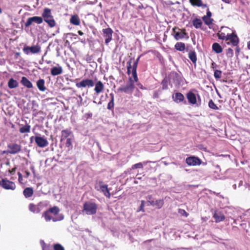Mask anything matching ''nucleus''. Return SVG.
Masks as SVG:
<instances>
[{"instance_id":"1","label":"nucleus","mask_w":250,"mask_h":250,"mask_svg":"<svg viewBox=\"0 0 250 250\" xmlns=\"http://www.w3.org/2000/svg\"><path fill=\"white\" fill-rule=\"evenodd\" d=\"M231 29L226 26L221 27L220 30L217 34V36L220 40L229 41L233 46H237L239 43V39L234 32L230 33Z\"/></svg>"},{"instance_id":"2","label":"nucleus","mask_w":250,"mask_h":250,"mask_svg":"<svg viewBox=\"0 0 250 250\" xmlns=\"http://www.w3.org/2000/svg\"><path fill=\"white\" fill-rule=\"evenodd\" d=\"M41 17L42 18L43 21L46 22L50 27L52 28L56 25V21L52 14L50 9L45 8L42 14Z\"/></svg>"},{"instance_id":"3","label":"nucleus","mask_w":250,"mask_h":250,"mask_svg":"<svg viewBox=\"0 0 250 250\" xmlns=\"http://www.w3.org/2000/svg\"><path fill=\"white\" fill-rule=\"evenodd\" d=\"M98 209L97 205L91 202H85L83 206V211L85 212L87 215H93L96 214Z\"/></svg>"},{"instance_id":"4","label":"nucleus","mask_w":250,"mask_h":250,"mask_svg":"<svg viewBox=\"0 0 250 250\" xmlns=\"http://www.w3.org/2000/svg\"><path fill=\"white\" fill-rule=\"evenodd\" d=\"M107 185L104 184L102 181H96L95 184V188L98 191H101L104 194V195L108 198L110 197V193L107 188Z\"/></svg>"},{"instance_id":"5","label":"nucleus","mask_w":250,"mask_h":250,"mask_svg":"<svg viewBox=\"0 0 250 250\" xmlns=\"http://www.w3.org/2000/svg\"><path fill=\"white\" fill-rule=\"evenodd\" d=\"M134 88V82L131 78H129L128 83L125 85H123L118 88V91L125 93L131 94Z\"/></svg>"},{"instance_id":"6","label":"nucleus","mask_w":250,"mask_h":250,"mask_svg":"<svg viewBox=\"0 0 250 250\" xmlns=\"http://www.w3.org/2000/svg\"><path fill=\"white\" fill-rule=\"evenodd\" d=\"M0 187L8 190H14L16 188V185L14 183L6 179H2L1 180H0Z\"/></svg>"},{"instance_id":"7","label":"nucleus","mask_w":250,"mask_h":250,"mask_svg":"<svg viewBox=\"0 0 250 250\" xmlns=\"http://www.w3.org/2000/svg\"><path fill=\"white\" fill-rule=\"evenodd\" d=\"M41 48L38 45L32 46H25L23 48V52L27 55H28L30 53L36 54L40 53L41 52Z\"/></svg>"},{"instance_id":"8","label":"nucleus","mask_w":250,"mask_h":250,"mask_svg":"<svg viewBox=\"0 0 250 250\" xmlns=\"http://www.w3.org/2000/svg\"><path fill=\"white\" fill-rule=\"evenodd\" d=\"M186 162L190 166H199L202 164V160L196 156H190L186 158Z\"/></svg>"},{"instance_id":"9","label":"nucleus","mask_w":250,"mask_h":250,"mask_svg":"<svg viewBox=\"0 0 250 250\" xmlns=\"http://www.w3.org/2000/svg\"><path fill=\"white\" fill-rule=\"evenodd\" d=\"M43 22V19L41 17L38 16H34L32 17H30L27 19L26 22L25 23V27H28L33 22H35L37 24H40L42 23Z\"/></svg>"},{"instance_id":"10","label":"nucleus","mask_w":250,"mask_h":250,"mask_svg":"<svg viewBox=\"0 0 250 250\" xmlns=\"http://www.w3.org/2000/svg\"><path fill=\"white\" fill-rule=\"evenodd\" d=\"M94 85V81L91 79H83L79 83H76L77 88L85 87L86 86L90 87H92Z\"/></svg>"},{"instance_id":"11","label":"nucleus","mask_w":250,"mask_h":250,"mask_svg":"<svg viewBox=\"0 0 250 250\" xmlns=\"http://www.w3.org/2000/svg\"><path fill=\"white\" fill-rule=\"evenodd\" d=\"M7 147L9 150V153L11 154L18 153L21 151V146L16 143L9 144Z\"/></svg>"},{"instance_id":"12","label":"nucleus","mask_w":250,"mask_h":250,"mask_svg":"<svg viewBox=\"0 0 250 250\" xmlns=\"http://www.w3.org/2000/svg\"><path fill=\"white\" fill-rule=\"evenodd\" d=\"M104 37L105 38V43L108 45L109 42L112 40L113 30L110 28H107L103 29Z\"/></svg>"},{"instance_id":"13","label":"nucleus","mask_w":250,"mask_h":250,"mask_svg":"<svg viewBox=\"0 0 250 250\" xmlns=\"http://www.w3.org/2000/svg\"><path fill=\"white\" fill-rule=\"evenodd\" d=\"M35 141L37 146L40 147H44L48 145L47 140L43 137L40 136H36Z\"/></svg>"},{"instance_id":"14","label":"nucleus","mask_w":250,"mask_h":250,"mask_svg":"<svg viewBox=\"0 0 250 250\" xmlns=\"http://www.w3.org/2000/svg\"><path fill=\"white\" fill-rule=\"evenodd\" d=\"M140 56L134 61V62L133 63V65H131L132 63V61L133 60L132 58H130L129 61L127 62V74L128 75H130L131 73V68H137L138 62L139 61V59L140 58Z\"/></svg>"},{"instance_id":"15","label":"nucleus","mask_w":250,"mask_h":250,"mask_svg":"<svg viewBox=\"0 0 250 250\" xmlns=\"http://www.w3.org/2000/svg\"><path fill=\"white\" fill-rule=\"evenodd\" d=\"M187 36L186 30L185 28L179 29L175 34L174 35V38L176 41L185 38Z\"/></svg>"},{"instance_id":"16","label":"nucleus","mask_w":250,"mask_h":250,"mask_svg":"<svg viewBox=\"0 0 250 250\" xmlns=\"http://www.w3.org/2000/svg\"><path fill=\"white\" fill-rule=\"evenodd\" d=\"M213 217L216 223H219L225 219V216L221 211H215Z\"/></svg>"},{"instance_id":"17","label":"nucleus","mask_w":250,"mask_h":250,"mask_svg":"<svg viewBox=\"0 0 250 250\" xmlns=\"http://www.w3.org/2000/svg\"><path fill=\"white\" fill-rule=\"evenodd\" d=\"M63 72L62 68L61 66L58 64L56 66H54L51 68L50 74L52 76H57L61 74Z\"/></svg>"},{"instance_id":"18","label":"nucleus","mask_w":250,"mask_h":250,"mask_svg":"<svg viewBox=\"0 0 250 250\" xmlns=\"http://www.w3.org/2000/svg\"><path fill=\"white\" fill-rule=\"evenodd\" d=\"M50 213H50L48 210H46L44 212L42 215V216L44 217L45 221L47 222L50 221L51 220H52L53 222H56L57 221L61 220L63 219V217H62L59 219H57V218H53L51 216Z\"/></svg>"},{"instance_id":"19","label":"nucleus","mask_w":250,"mask_h":250,"mask_svg":"<svg viewBox=\"0 0 250 250\" xmlns=\"http://www.w3.org/2000/svg\"><path fill=\"white\" fill-rule=\"evenodd\" d=\"M187 98L188 102L192 104H195L197 103L195 94L191 91H189L187 94Z\"/></svg>"},{"instance_id":"20","label":"nucleus","mask_w":250,"mask_h":250,"mask_svg":"<svg viewBox=\"0 0 250 250\" xmlns=\"http://www.w3.org/2000/svg\"><path fill=\"white\" fill-rule=\"evenodd\" d=\"M172 98L174 101L176 103H180L183 102L185 99L184 95L180 92H177L175 95L172 96Z\"/></svg>"},{"instance_id":"21","label":"nucleus","mask_w":250,"mask_h":250,"mask_svg":"<svg viewBox=\"0 0 250 250\" xmlns=\"http://www.w3.org/2000/svg\"><path fill=\"white\" fill-rule=\"evenodd\" d=\"M21 83L25 87L28 88H33L32 83L25 77L23 76L21 78Z\"/></svg>"},{"instance_id":"22","label":"nucleus","mask_w":250,"mask_h":250,"mask_svg":"<svg viewBox=\"0 0 250 250\" xmlns=\"http://www.w3.org/2000/svg\"><path fill=\"white\" fill-rule=\"evenodd\" d=\"M104 89V85L103 83L99 81L97 82L95 84V87L94 88V91L96 93L98 94L101 93Z\"/></svg>"},{"instance_id":"23","label":"nucleus","mask_w":250,"mask_h":250,"mask_svg":"<svg viewBox=\"0 0 250 250\" xmlns=\"http://www.w3.org/2000/svg\"><path fill=\"white\" fill-rule=\"evenodd\" d=\"M190 4L193 6L202 7L206 8L208 6L207 4H203L202 0H189Z\"/></svg>"},{"instance_id":"24","label":"nucleus","mask_w":250,"mask_h":250,"mask_svg":"<svg viewBox=\"0 0 250 250\" xmlns=\"http://www.w3.org/2000/svg\"><path fill=\"white\" fill-rule=\"evenodd\" d=\"M164 204V201L163 199L153 200L150 203V205L155 207L157 208L160 209L162 208Z\"/></svg>"},{"instance_id":"25","label":"nucleus","mask_w":250,"mask_h":250,"mask_svg":"<svg viewBox=\"0 0 250 250\" xmlns=\"http://www.w3.org/2000/svg\"><path fill=\"white\" fill-rule=\"evenodd\" d=\"M71 134V131L68 129L62 130L61 132V142H63L65 139L69 138L68 137Z\"/></svg>"},{"instance_id":"26","label":"nucleus","mask_w":250,"mask_h":250,"mask_svg":"<svg viewBox=\"0 0 250 250\" xmlns=\"http://www.w3.org/2000/svg\"><path fill=\"white\" fill-rule=\"evenodd\" d=\"M45 82L43 79H40L37 82V86L41 91H44L46 90V87L44 85Z\"/></svg>"},{"instance_id":"27","label":"nucleus","mask_w":250,"mask_h":250,"mask_svg":"<svg viewBox=\"0 0 250 250\" xmlns=\"http://www.w3.org/2000/svg\"><path fill=\"white\" fill-rule=\"evenodd\" d=\"M212 49L214 52L217 54L221 53L223 51V48L219 43L217 42L213 43L212 45Z\"/></svg>"},{"instance_id":"28","label":"nucleus","mask_w":250,"mask_h":250,"mask_svg":"<svg viewBox=\"0 0 250 250\" xmlns=\"http://www.w3.org/2000/svg\"><path fill=\"white\" fill-rule=\"evenodd\" d=\"M34 193L33 188H26L23 191V194L25 198H29L31 197Z\"/></svg>"},{"instance_id":"29","label":"nucleus","mask_w":250,"mask_h":250,"mask_svg":"<svg viewBox=\"0 0 250 250\" xmlns=\"http://www.w3.org/2000/svg\"><path fill=\"white\" fill-rule=\"evenodd\" d=\"M19 85L18 82L13 78L9 79L8 82V86L10 89L15 88Z\"/></svg>"},{"instance_id":"30","label":"nucleus","mask_w":250,"mask_h":250,"mask_svg":"<svg viewBox=\"0 0 250 250\" xmlns=\"http://www.w3.org/2000/svg\"><path fill=\"white\" fill-rule=\"evenodd\" d=\"M29 209L34 213H39L40 212V209L39 207L33 203H31L29 204Z\"/></svg>"},{"instance_id":"31","label":"nucleus","mask_w":250,"mask_h":250,"mask_svg":"<svg viewBox=\"0 0 250 250\" xmlns=\"http://www.w3.org/2000/svg\"><path fill=\"white\" fill-rule=\"evenodd\" d=\"M188 57L191 61L194 64L197 62V57L196 52L194 51L190 50L188 54Z\"/></svg>"},{"instance_id":"32","label":"nucleus","mask_w":250,"mask_h":250,"mask_svg":"<svg viewBox=\"0 0 250 250\" xmlns=\"http://www.w3.org/2000/svg\"><path fill=\"white\" fill-rule=\"evenodd\" d=\"M70 21V22L73 25H79L80 24L79 18L77 15L72 16Z\"/></svg>"},{"instance_id":"33","label":"nucleus","mask_w":250,"mask_h":250,"mask_svg":"<svg viewBox=\"0 0 250 250\" xmlns=\"http://www.w3.org/2000/svg\"><path fill=\"white\" fill-rule=\"evenodd\" d=\"M175 49L179 51H183L185 50L186 45L184 42H178L174 46Z\"/></svg>"},{"instance_id":"34","label":"nucleus","mask_w":250,"mask_h":250,"mask_svg":"<svg viewBox=\"0 0 250 250\" xmlns=\"http://www.w3.org/2000/svg\"><path fill=\"white\" fill-rule=\"evenodd\" d=\"M192 24L195 28L198 29L201 28L203 23L200 19L196 18L193 20Z\"/></svg>"},{"instance_id":"35","label":"nucleus","mask_w":250,"mask_h":250,"mask_svg":"<svg viewBox=\"0 0 250 250\" xmlns=\"http://www.w3.org/2000/svg\"><path fill=\"white\" fill-rule=\"evenodd\" d=\"M31 126L26 124L24 126L20 128L19 131L21 133H29L30 132Z\"/></svg>"},{"instance_id":"36","label":"nucleus","mask_w":250,"mask_h":250,"mask_svg":"<svg viewBox=\"0 0 250 250\" xmlns=\"http://www.w3.org/2000/svg\"><path fill=\"white\" fill-rule=\"evenodd\" d=\"M110 96L111 97V100L107 104V108L109 110H111L113 108L114 105V95L113 93H111L110 94Z\"/></svg>"},{"instance_id":"37","label":"nucleus","mask_w":250,"mask_h":250,"mask_svg":"<svg viewBox=\"0 0 250 250\" xmlns=\"http://www.w3.org/2000/svg\"><path fill=\"white\" fill-rule=\"evenodd\" d=\"M66 142L65 143V146L67 148L68 151H70L72 149L73 146L72 144V139L70 138H67L65 139Z\"/></svg>"},{"instance_id":"38","label":"nucleus","mask_w":250,"mask_h":250,"mask_svg":"<svg viewBox=\"0 0 250 250\" xmlns=\"http://www.w3.org/2000/svg\"><path fill=\"white\" fill-rule=\"evenodd\" d=\"M202 20L204 23L207 25H210L211 24L213 21L212 19L204 16L202 17Z\"/></svg>"},{"instance_id":"39","label":"nucleus","mask_w":250,"mask_h":250,"mask_svg":"<svg viewBox=\"0 0 250 250\" xmlns=\"http://www.w3.org/2000/svg\"><path fill=\"white\" fill-rule=\"evenodd\" d=\"M50 213L53 214L54 215L57 214L60 211L59 208L57 206H54L52 208H50L48 209Z\"/></svg>"},{"instance_id":"40","label":"nucleus","mask_w":250,"mask_h":250,"mask_svg":"<svg viewBox=\"0 0 250 250\" xmlns=\"http://www.w3.org/2000/svg\"><path fill=\"white\" fill-rule=\"evenodd\" d=\"M208 107L212 109L213 110H218L219 109L218 107L216 105V104L214 103L212 100H210L208 102Z\"/></svg>"},{"instance_id":"41","label":"nucleus","mask_w":250,"mask_h":250,"mask_svg":"<svg viewBox=\"0 0 250 250\" xmlns=\"http://www.w3.org/2000/svg\"><path fill=\"white\" fill-rule=\"evenodd\" d=\"M131 69H132V77L134 79V81L135 82H137L138 81V78L137 74V68L132 67Z\"/></svg>"},{"instance_id":"42","label":"nucleus","mask_w":250,"mask_h":250,"mask_svg":"<svg viewBox=\"0 0 250 250\" xmlns=\"http://www.w3.org/2000/svg\"><path fill=\"white\" fill-rule=\"evenodd\" d=\"M168 81L167 78H165L162 81V89L163 90L167 89L168 88Z\"/></svg>"},{"instance_id":"43","label":"nucleus","mask_w":250,"mask_h":250,"mask_svg":"<svg viewBox=\"0 0 250 250\" xmlns=\"http://www.w3.org/2000/svg\"><path fill=\"white\" fill-rule=\"evenodd\" d=\"M222 71L219 70H215L214 72V77L216 79H219L221 78Z\"/></svg>"},{"instance_id":"44","label":"nucleus","mask_w":250,"mask_h":250,"mask_svg":"<svg viewBox=\"0 0 250 250\" xmlns=\"http://www.w3.org/2000/svg\"><path fill=\"white\" fill-rule=\"evenodd\" d=\"M32 109L33 112H35L36 113L37 112V108L39 107V104L36 103L35 101H32Z\"/></svg>"},{"instance_id":"45","label":"nucleus","mask_w":250,"mask_h":250,"mask_svg":"<svg viewBox=\"0 0 250 250\" xmlns=\"http://www.w3.org/2000/svg\"><path fill=\"white\" fill-rule=\"evenodd\" d=\"M54 250H64L63 247L60 244H55L53 245Z\"/></svg>"},{"instance_id":"46","label":"nucleus","mask_w":250,"mask_h":250,"mask_svg":"<svg viewBox=\"0 0 250 250\" xmlns=\"http://www.w3.org/2000/svg\"><path fill=\"white\" fill-rule=\"evenodd\" d=\"M226 55L229 58H232L233 56V51L230 48H229L226 50Z\"/></svg>"},{"instance_id":"47","label":"nucleus","mask_w":250,"mask_h":250,"mask_svg":"<svg viewBox=\"0 0 250 250\" xmlns=\"http://www.w3.org/2000/svg\"><path fill=\"white\" fill-rule=\"evenodd\" d=\"M178 212L182 216L187 217L188 216V213L186 212L184 209H179Z\"/></svg>"},{"instance_id":"48","label":"nucleus","mask_w":250,"mask_h":250,"mask_svg":"<svg viewBox=\"0 0 250 250\" xmlns=\"http://www.w3.org/2000/svg\"><path fill=\"white\" fill-rule=\"evenodd\" d=\"M143 166L141 163H138L136 164L133 165L132 166V169H136V168H143Z\"/></svg>"},{"instance_id":"49","label":"nucleus","mask_w":250,"mask_h":250,"mask_svg":"<svg viewBox=\"0 0 250 250\" xmlns=\"http://www.w3.org/2000/svg\"><path fill=\"white\" fill-rule=\"evenodd\" d=\"M145 204V201L144 200H142L141 201V204L140 207L139 211H142L143 212L145 211V210H144Z\"/></svg>"},{"instance_id":"50","label":"nucleus","mask_w":250,"mask_h":250,"mask_svg":"<svg viewBox=\"0 0 250 250\" xmlns=\"http://www.w3.org/2000/svg\"><path fill=\"white\" fill-rule=\"evenodd\" d=\"M147 203H148V205H150V203L153 201V197L151 195H149L147 197Z\"/></svg>"},{"instance_id":"51","label":"nucleus","mask_w":250,"mask_h":250,"mask_svg":"<svg viewBox=\"0 0 250 250\" xmlns=\"http://www.w3.org/2000/svg\"><path fill=\"white\" fill-rule=\"evenodd\" d=\"M18 181H19L20 183H22V175L21 174V173L20 172H19L18 173Z\"/></svg>"},{"instance_id":"52","label":"nucleus","mask_w":250,"mask_h":250,"mask_svg":"<svg viewBox=\"0 0 250 250\" xmlns=\"http://www.w3.org/2000/svg\"><path fill=\"white\" fill-rule=\"evenodd\" d=\"M211 16V13L208 9L207 10V15L206 16H204V17H206L210 18Z\"/></svg>"},{"instance_id":"53","label":"nucleus","mask_w":250,"mask_h":250,"mask_svg":"<svg viewBox=\"0 0 250 250\" xmlns=\"http://www.w3.org/2000/svg\"><path fill=\"white\" fill-rule=\"evenodd\" d=\"M16 167H15L12 168L11 169L9 170V172L11 174H14L16 172Z\"/></svg>"},{"instance_id":"54","label":"nucleus","mask_w":250,"mask_h":250,"mask_svg":"<svg viewBox=\"0 0 250 250\" xmlns=\"http://www.w3.org/2000/svg\"><path fill=\"white\" fill-rule=\"evenodd\" d=\"M170 76L174 77H177L179 76L178 74L176 72H173L170 73Z\"/></svg>"},{"instance_id":"55","label":"nucleus","mask_w":250,"mask_h":250,"mask_svg":"<svg viewBox=\"0 0 250 250\" xmlns=\"http://www.w3.org/2000/svg\"><path fill=\"white\" fill-rule=\"evenodd\" d=\"M179 29H180L179 27L175 26L172 28V33L175 34V33L177 32L176 31V30H178V31H179Z\"/></svg>"},{"instance_id":"56","label":"nucleus","mask_w":250,"mask_h":250,"mask_svg":"<svg viewBox=\"0 0 250 250\" xmlns=\"http://www.w3.org/2000/svg\"><path fill=\"white\" fill-rule=\"evenodd\" d=\"M240 49L238 46H237L236 48V52H235L236 55H238L240 53Z\"/></svg>"},{"instance_id":"57","label":"nucleus","mask_w":250,"mask_h":250,"mask_svg":"<svg viewBox=\"0 0 250 250\" xmlns=\"http://www.w3.org/2000/svg\"><path fill=\"white\" fill-rule=\"evenodd\" d=\"M30 174V172H29V171H25V176H25L26 178H28V177L29 176Z\"/></svg>"},{"instance_id":"58","label":"nucleus","mask_w":250,"mask_h":250,"mask_svg":"<svg viewBox=\"0 0 250 250\" xmlns=\"http://www.w3.org/2000/svg\"><path fill=\"white\" fill-rule=\"evenodd\" d=\"M137 85H138L140 89H142V90H145V89H146V88H145V87H144V86H143V85L142 84H141V83H138Z\"/></svg>"},{"instance_id":"59","label":"nucleus","mask_w":250,"mask_h":250,"mask_svg":"<svg viewBox=\"0 0 250 250\" xmlns=\"http://www.w3.org/2000/svg\"><path fill=\"white\" fill-rule=\"evenodd\" d=\"M153 97L154 98H158L159 97V94L157 92L155 91L153 94Z\"/></svg>"},{"instance_id":"60","label":"nucleus","mask_w":250,"mask_h":250,"mask_svg":"<svg viewBox=\"0 0 250 250\" xmlns=\"http://www.w3.org/2000/svg\"><path fill=\"white\" fill-rule=\"evenodd\" d=\"M42 250H50L49 246H44L42 247Z\"/></svg>"},{"instance_id":"61","label":"nucleus","mask_w":250,"mask_h":250,"mask_svg":"<svg viewBox=\"0 0 250 250\" xmlns=\"http://www.w3.org/2000/svg\"><path fill=\"white\" fill-rule=\"evenodd\" d=\"M9 149H8L7 150H4L2 152L1 154H9Z\"/></svg>"},{"instance_id":"62","label":"nucleus","mask_w":250,"mask_h":250,"mask_svg":"<svg viewBox=\"0 0 250 250\" xmlns=\"http://www.w3.org/2000/svg\"><path fill=\"white\" fill-rule=\"evenodd\" d=\"M78 33L80 36H82V35H83V33L82 31H81V30H79L78 31Z\"/></svg>"},{"instance_id":"63","label":"nucleus","mask_w":250,"mask_h":250,"mask_svg":"<svg viewBox=\"0 0 250 250\" xmlns=\"http://www.w3.org/2000/svg\"><path fill=\"white\" fill-rule=\"evenodd\" d=\"M248 48L250 50V41L248 42L247 44Z\"/></svg>"},{"instance_id":"64","label":"nucleus","mask_w":250,"mask_h":250,"mask_svg":"<svg viewBox=\"0 0 250 250\" xmlns=\"http://www.w3.org/2000/svg\"><path fill=\"white\" fill-rule=\"evenodd\" d=\"M152 241V239H150V240H146L144 242V243H147V242H150Z\"/></svg>"}]
</instances>
